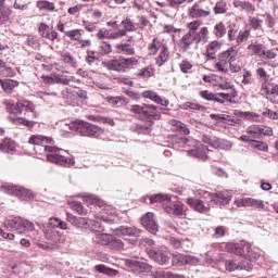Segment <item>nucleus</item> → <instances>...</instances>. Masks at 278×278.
Instances as JSON below:
<instances>
[{"label": "nucleus", "mask_w": 278, "mask_h": 278, "mask_svg": "<svg viewBox=\"0 0 278 278\" xmlns=\"http://www.w3.org/2000/svg\"><path fill=\"white\" fill-rule=\"evenodd\" d=\"M143 99H150V101H153L154 103H157L159 105H163L166 108L168 105V100L160 97L155 91L147 90L142 92Z\"/></svg>", "instance_id": "aec40b11"}, {"label": "nucleus", "mask_w": 278, "mask_h": 278, "mask_svg": "<svg viewBox=\"0 0 278 278\" xmlns=\"http://www.w3.org/2000/svg\"><path fill=\"white\" fill-rule=\"evenodd\" d=\"M62 60L63 62H65V64H71V66H77V60H75V56H73V54H71L70 52H65L62 55Z\"/></svg>", "instance_id": "5fc2aeb1"}, {"label": "nucleus", "mask_w": 278, "mask_h": 278, "mask_svg": "<svg viewBox=\"0 0 278 278\" xmlns=\"http://www.w3.org/2000/svg\"><path fill=\"white\" fill-rule=\"evenodd\" d=\"M187 205H190V207H193L195 212L199 214H207L212 207L210 204L205 205L203 203V200L194 199V198H188L187 199Z\"/></svg>", "instance_id": "2eb2a0df"}, {"label": "nucleus", "mask_w": 278, "mask_h": 278, "mask_svg": "<svg viewBox=\"0 0 278 278\" xmlns=\"http://www.w3.org/2000/svg\"><path fill=\"white\" fill-rule=\"evenodd\" d=\"M213 34L215 38H223L225 34H227V28L225 27V23L219 22L213 28Z\"/></svg>", "instance_id": "f704fd0d"}, {"label": "nucleus", "mask_w": 278, "mask_h": 278, "mask_svg": "<svg viewBox=\"0 0 278 278\" xmlns=\"http://www.w3.org/2000/svg\"><path fill=\"white\" fill-rule=\"evenodd\" d=\"M141 225L149 231L150 233H157L160 226L155 220V214L149 212L141 217Z\"/></svg>", "instance_id": "9b49d317"}, {"label": "nucleus", "mask_w": 278, "mask_h": 278, "mask_svg": "<svg viewBox=\"0 0 278 278\" xmlns=\"http://www.w3.org/2000/svg\"><path fill=\"white\" fill-rule=\"evenodd\" d=\"M163 47H166V45L162 43L159 38H154L152 42L149 45V54L150 55H157V51H162Z\"/></svg>", "instance_id": "bb28decb"}, {"label": "nucleus", "mask_w": 278, "mask_h": 278, "mask_svg": "<svg viewBox=\"0 0 278 278\" xmlns=\"http://www.w3.org/2000/svg\"><path fill=\"white\" fill-rule=\"evenodd\" d=\"M94 269L103 275H114V269L106 267L105 265H97Z\"/></svg>", "instance_id": "680f3d73"}, {"label": "nucleus", "mask_w": 278, "mask_h": 278, "mask_svg": "<svg viewBox=\"0 0 278 278\" xmlns=\"http://www.w3.org/2000/svg\"><path fill=\"white\" fill-rule=\"evenodd\" d=\"M248 207H256L257 210H264V201L248 198Z\"/></svg>", "instance_id": "603ef678"}, {"label": "nucleus", "mask_w": 278, "mask_h": 278, "mask_svg": "<svg viewBox=\"0 0 278 278\" xmlns=\"http://www.w3.org/2000/svg\"><path fill=\"white\" fill-rule=\"evenodd\" d=\"M124 61V68L125 71H129L131 66H136V64H138V59L131 56L128 59L123 58Z\"/></svg>", "instance_id": "13d9d810"}, {"label": "nucleus", "mask_w": 278, "mask_h": 278, "mask_svg": "<svg viewBox=\"0 0 278 278\" xmlns=\"http://www.w3.org/2000/svg\"><path fill=\"white\" fill-rule=\"evenodd\" d=\"M187 255L184 254H173L172 264L173 266H185Z\"/></svg>", "instance_id": "de8ad7c7"}, {"label": "nucleus", "mask_w": 278, "mask_h": 278, "mask_svg": "<svg viewBox=\"0 0 278 278\" xmlns=\"http://www.w3.org/2000/svg\"><path fill=\"white\" fill-rule=\"evenodd\" d=\"M96 242H98V244H102L104 247H106V244L110 245V242H112V235L98 233V235H96Z\"/></svg>", "instance_id": "e433bc0d"}, {"label": "nucleus", "mask_w": 278, "mask_h": 278, "mask_svg": "<svg viewBox=\"0 0 278 278\" xmlns=\"http://www.w3.org/2000/svg\"><path fill=\"white\" fill-rule=\"evenodd\" d=\"M170 125H173L174 127H176V129H179V131H181V134H185V136L190 135V128H188V126H186V124L177 121V119H172L169 122Z\"/></svg>", "instance_id": "4c0bfd02"}, {"label": "nucleus", "mask_w": 278, "mask_h": 278, "mask_svg": "<svg viewBox=\"0 0 278 278\" xmlns=\"http://www.w3.org/2000/svg\"><path fill=\"white\" fill-rule=\"evenodd\" d=\"M109 247L113 251H123L125 249V243L121 239L112 237Z\"/></svg>", "instance_id": "58836bf2"}, {"label": "nucleus", "mask_w": 278, "mask_h": 278, "mask_svg": "<svg viewBox=\"0 0 278 278\" xmlns=\"http://www.w3.org/2000/svg\"><path fill=\"white\" fill-rule=\"evenodd\" d=\"M122 25L124 27V31H126V33L127 31H136V24L129 18L123 20Z\"/></svg>", "instance_id": "864d4df0"}, {"label": "nucleus", "mask_w": 278, "mask_h": 278, "mask_svg": "<svg viewBox=\"0 0 278 278\" xmlns=\"http://www.w3.org/2000/svg\"><path fill=\"white\" fill-rule=\"evenodd\" d=\"M249 36H251V31H249V29L238 30L236 26H230L228 29L229 42H236L238 46L242 45V42H247V40H249Z\"/></svg>", "instance_id": "6e6552de"}, {"label": "nucleus", "mask_w": 278, "mask_h": 278, "mask_svg": "<svg viewBox=\"0 0 278 278\" xmlns=\"http://www.w3.org/2000/svg\"><path fill=\"white\" fill-rule=\"evenodd\" d=\"M151 203H163V207L167 214L175 216H184V204L179 201L173 202L168 194H154L150 197Z\"/></svg>", "instance_id": "f257e3e1"}, {"label": "nucleus", "mask_w": 278, "mask_h": 278, "mask_svg": "<svg viewBox=\"0 0 278 278\" xmlns=\"http://www.w3.org/2000/svg\"><path fill=\"white\" fill-rule=\"evenodd\" d=\"M114 236L118 238L123 236H128L130 238H138L140 236V229L137 227H129V226H119L113 230Z\"/></svg>", "instance_id": "ddd939ff"}, {"label": "nucleus", "mask_w": 278, "mask_h": 278, "mask_svg": "<svg viewBox=\"0 0 278 278\" xmlns=\"http://www.w3.org/2000/svg\"><path fill=\"white\" fill-rule=\"evenodd\" d=\"M70 129H72V131H78L80 136H87L89 138H99V136H103L101 127L81 119L72 122L70 124Z\"/></svg>", "instance_id": "7ed1b4c3"}, {"label": "nucleus", "mask_w": 278, "mask_h": 278, "mask_svg": "<svg viewBox=\"0 0 278 278\" xmlns=\"http://www.w3.org/2000/svg\"><path fill=\"white\" fill-rule=\"evenodd\" d=\"M149 255L159 266H168L170 264V256L164 249H151Z\"/></svg>", "instance_id": "9d476101"}, {"label": "nucleus", "mask_w": 278, "mask_h": 278, "mask_svg": "<svg viewBox=\"0 0 278 278\" xmlns=\"http://www.w3.org/2000/svg\"><path fill=\"white\" fill-rule=\"evenodd\" d=\"M68 205H71L74 212H77L78 214H80V216H86V214H88V211L84 208V205H81L80 202L72 201V202H68Z\"/></svg>", "instance_id": "a18cd8bd"}, {"label": "nucleus", "mask_w": 278, "mask_h": 278, "mask_svg": "<svg viewBox=\"0 0 278 278\" xmlns=\"http://www.w3.org/2000/svg\"><path fill=\"white\" fill-rule=\"evenodd\" d=\"M187 153L191 157H201L202 160H203V157H207V155L205 153V147L189 150Z\"/></svg>", "instance_id": "c03bdc74"}, {"label": "nucleus", "mask_w": 278, "mask_h": 278, "mask_svg": "<svg viewBox=\"0 0 278 278\" xmlns=\"http://www.w3.org/2000/svg\"><path fill=\"white\" fill-rule=\"evenodd\" d=\"M227 2L225 0L217 1L214 7L215 14H227Z\"/></svg>", "instance_id": "37998d69"}, {"label": "nucleus", "mask_w": 278, "mask_h": 278, "mask_svg": "<svg viewBox=\"0 0 278 278\" xmlns=\"http://www.w3.org/2000/svg\"><path fill=\"white\" fill-rule=\"evenodd\" d=\"M43 233L48 242L42 243L40 241H35V244L45 251H53L54 249H58V244H60V240H62V235H60V231L52 227L45 230Z\"/></svg>", "instance_id": "0eeeda50"}, {"label": "nucleus", "mask_w": 278, "mask_h": 278, "mask_svg": "<svg viewBox=\"0 0 278 278\" xmlns=\"http://www.w3.org/2000/svg\"><path fill=\"white\" fill-rule=\"evenodd\" d=\"M81 197L85 203H88V205H99V207L103 205V201H101L97 195L86 193Z\"/></svg>", "instance_id": "473e14b6"}, {"label": "nucleus", "mask_w": 278, "mask_h": 278, "mask_svg": "<svg viewBox=\"0 0 278 278\" xmlns=\"http://www.w3.org/2000/svg\"><path fill=\"white\" fill-rule=\"evenodd\" d=\"M10 121L14 123V125H25L26 127H29V129H31L35 125L34 122H29L23 117H16V118L10 117Z\"/></svg>", "instance_id": "8fccbe9b"}, {"label": "nucleus", "mask_w": 278, "mask_h": 278, "mask_svg": "<svg viewBox=\"0 0 278 278\" xmlns=\"http://www.w3.org/2000/svg\"><path fill=\"white\" fill-rule=\"evenodd\" d=\"M7 110L9 112L23 114V112H34V110H36V106L31 101L20 100L16 102L15 106L14 103H7Z\"/></svg>", "instance_id": "1a4fd4ad"}, {"label": "nucleus", "mask_w": 278, "mask_h": 278, "mask_svg": "<svg viewBox=\"0 0 278 278\" xmlns=\"http://www.w3.org/2000/svg\"><path fill=\"white\" fill-rule=\"evenodd\" d=\"M102 66L108 68V71H115L116 73H126L125 63L123 56L102 62Z\"/></svg>", "instance_id": "f8f14e48"}, {"label": "nucleus", "mask_w": 278, "mask_h": 278, "mask_svg": "<svg viewBox=\"0 0 278 278\" xmlns=\"http://www.w3.org/2000/svg\"><path fill=\"white\" fill-rule=\"evenodd\" d=\"M45 151L48 162L52 164H59V166H73L75 164V160L66 157L68 153L66 150L46 146Z\"/></svg>", "instance_id": "f03ea898"}, {"label": "nucleus", "mask_w": 278, "mask_h": 278, "mask_svg": "<svg viewBox=\"0 0 278 278\" xmlns=\"http://www.w3.org/2000/svg\"><path fill=\"white\" fill-rule=\"evenodd\" d=\"M250 147L252 149H256L257 151H268V144L264 141L254 140V141H252Z\"/></svg>", "instance_id": "3c124183"}, {"label": "nucleus", "mask_w": 278, "mask_h": 278, "mask_svg": "<svg viewBox=\"0 0 278 278\" xmlns=\"http://www.w3.org/2000/svg\"><path fill=\"white\" fill-rule=\"evenodd\" d=\"M37 8L39 10H48L49 12H53L55 10V4H53V2H49L47 0H39L37 2Z\"/></svg>", "instance_id": "49530a36"}, {"label": "nucleus", "mask_w": 278, "mask_h": 278, "mask_svg": "<svg viewBox=\"0 0 278 278\" xmlns=\"http://www.w3.org/2000/svg\"><path fill=\"white\" fill-rule=\"evenodd\" d=\"M117 53H122L123 55H135L136 49L131 47L129 43H117L115 46Z\"/></svg>", "instance_id": "393cba45"}, {"label": "nucleus", "mask_w": 278, "mask_h": 278, "mask_svg": "<svg viewBox=\"0 0 278 278\" xmlns=\"http://www.w3.org/2000/svg\"><path fill=\"white\" fill-rule=\"evenodd\" d=\"M231 147H233V144L229 140L216 138L215 141H213L214 149H223L224 151H229Z\"/></svg>", "instance_id": "c756f323"}, {"label": "nucleus", "mask_w": 278, "mask_h": 278, "mask_svg": "<svg viewBox=\"0 0 278 278\" xmlns=\"http://www.w3.org/2000/svg\"><path fill=\"white\" fill-rule=\"evenodd\" d=\"M170 275V271H165L162 269H156L151 271L152 278H168Z\"/></svg>", "instance_id": "052dcab7"}, {"label": "nucleus", "mask_w": 278, "mask_h": 278, "mask_svg": "<svg viewBox=\"0 0 278 278\" xmlns=\"http://www.w3.org/2000/svg\"><path fill=\"white\" fill-rule=\"evenodd\" d=\"M195 42L194 35L192 31H188L179 41V47L184 51H187L190 49V46Z\"/></svg>", "instance_id": "4be33fe9"}, {"label": "nucleus", "mask_w": 278, "mask_h": 278, "mask_svg": "<svg viewBox=\"0 0 278 278\" xmlns=\"http://www.w3.org/2000/svg\"><path fill=\"white\" fill-rule=\"evenodd\" d=\"M181 110H199V104L192 102H186L180 105Z\"/></svg>", "instance_id": "774afa93"}, {"label": "nucleus", "mask_w": 278, "mask_h": 278, "mask_svg": "<svg viewBox=\"0 0 278 278\" xmlns=\"http://www.w3.org/2000/svg\"><path fill=\"white\" fill-rule=\"evenodd\" d=\"M249 51H252L254 55H258V58H262L264 55V45L261 43H251L248 47Z\"/></svg>", "instance_id": "79ce46f5"}, {"label": "nucleus", "mask_w": 278, "mask_h": 278, "mask_svg": "<svg viewBox=\"0 0 278 278\" xmlns=\"http://www.w3.org/2000/svg\"><path fill=\"white\" fill-rule=\"evenodd\" d=\"M10 14H12V10L0 9V25H3V23L10 20Z\"/></svg>", "instance_id": "4d7b16f0"}, {"label": "nucleus", "mask_w": 278, "mask_h": 278, "mask_svg": "<svg viewBox=\"0 0 278 278\" xmlns=\"http://www.w3.org/2000/svg\"><path fill=\"white\" fill-rule=\"evenodd\" d=\"M168 58H169L168 48L165 46V47H163L159 56L156 58V65L164 66V64H166V62H168Z\"/></svg>", "instance_id": "7c9ffc66"}, {"label": "nucleus", "mask_w": 278, "mask_h": 278, "mask_svg": "<svg viewBox=\"0 0 278 278\" xmlns=\"http://www.w3.org/2000/svg\"><path fill=\"white\" fill-rule=\"evenodd\" d=\"M222 48H223V42L218 40L211 41L206 46L205 58L207 60H216V53H218V51H220Z\"/></svg>", "instance_id": "f3484780"}, {"label": "nucleus", "mask_w": 278, "mask_h": 278, "mask_svg": "<svg viewBox=\"0 0 278 278\" xmlns=\"http://www.w3.org/2000/svg\"><path fill=\"white\" fill-rule=\"evenodd\" d=\"M84 35L83 29H72L65 31L66 38H70V40H74L76 42H79L81 40V36Z\"/></svg>", "instance_id": "2f4dec72"}, {"label": "nucleus", "mask_w": 278, "mask_h": 278, "mask_svg": "<svg viewBox=\"0 0 278 278\" xmlns=\"http://www.w3.org/2000/svg\"><path fill=\"white\" fill-rule=\"evenodd\" d=\"M247 134H250L252 138H260V125H251L247 128Z\"/></svg>", "instance_id": "bf43d9fd"}, {"label": "nucleus", "mask_w": 278, "mask_h": 278, "mask_svg": "<svg viewBox=\"0 0 278 278\" xmlns=\"http://www.w3.org/2000/svg\"><path fill=\"white\" fill-rule=\"evenodd\" d=\"M1 192H4L5 194H11L12 197H16V192L18 190L17 186L4 184L0 187Z\"/></svg>", "instance_id": "ea45409f"}, {"label": "nucleus", "mask_w": 278, "mask_h": 278, "mask_svg": "<svg viewBox=\"0 0 278 278\" xmlns=\"http://www.w3.org/2000/svg\"><path fill=\"white\" fill-rule=\"evenodd\" d=\"M4 227L9 231H16L17 233H25V231H34V223L21 217V216H11L4 220Z\"/></svg>", "instance_id": "39448f33"}, {"label": "nucleus", "mask_w": 278, "mask_h": 278, "mask_svg": "<svg viewBox=\"0 0 278 278\" xmlns=\"http://www.w3.org/2000/svg\"><path fill=\"white\" fill-rule=\"evenodd\" d=\"M15 197H17V199H22V201H29L34 199V193L29 189L17 187V192L15 193Z\"/></svg>", "instance_id": "cd10ccee"}, {"label": "nucleus", "mask_w": 278, "mask_h": 278, "mask_svg": "<svg viewBox=\"0 0 278 278\" xmlns=\"http://www.w3.org/2000/svg\"><path fill=\"white\" fill-rule=\"evenodd\" d=\"M50 225L55 229L59 227V229L66 230L68 229V224L66 222H63L62 219L58 217H51L50 218Z\"/></svg>", "instance_id": "a19ab883"}, {"label": "nucleus", "mask_w": 278, "mask_h": 278, "mask_svg": "<svg viewBox=\"0 0 278 278\" xmlns=\"http://www.w3.org/2000/svg\"><path fill=\"white\" fill-rule=\"evenodd\" d=\"M212 12L210 9H203L201 8V4L195 2L189 10H188V16L190 18H205L210 16Z\"/></svg>", "instance_id": "4468645a"}, {"label": "nucleus", "mask_w": 278, "mask_h": 278, "mask_svg": "<svg viewBox=\"0 0 278 278\" xmlns=\"http://www.w3.org/2000/svg\"><path fill=\"white\" fill-rule=\"evenodd\" d=\"M143 116L146 118H149V116L152 118H160V114H157V106L143 104Z\"/></svg>", "instance_id": "c85d7f7f"}, {"label": "nucleus", "mask_w": 278, "mask_h": 278, "mask_svg": "<svg viewBox=\"0 0 278 278\" xmlns=\"http://www.w3.org/2000/svg\"><path fill=\"white\" fill-rule=\"evenodd\" d=\"M210 35V30L207 27L200 28L199 31L193 33V38L195 42L199 45V42H207V36Z\"/></svg>", "instance_id": "a878e982"}, {"label": "nucleus", "mask_w": 278, "mask_h": 278, "mask_svg": "<svg viewBox=\"0 0 278 278\" xmlns=\"http://www.w3.org/2000/svg\"><path fill=\"white\" fill-rule=\"evenodd\" d=\"M100 51H101L102 55H110V53H112V45H110L108 42H102L100 45Z\"/></svg>", "instance_id": "0e129e2a"}, {"label": "nucleus", "mask_w": 278, "mask_h": 278, "mask_svg": "<svg viewBox=\"0 0 278 278\" xmlns=\"http://www.w3.org/2000/svg\"><path fill=\"white\" fill-rule=\"evenodd\" d=\"M127 265L129 266V268H131L135 273H153L152 271V266L147 264V263H140L138 261H131L128 260L127 261Z\"/></svg>", "instance_id": "a211bd4d"}, {"label": "nucleus", "mask_w": 278, "mask_h": 278, "mask_svg": "<svg viewBox=\"0 0 278 278\" xmlns=\"http://www.w3.org/2000/svg\"><path fill=\"white\" fill-rule=\"evenodd\" d=\"M262 23H264V21H262L261 18L253 17V16L249 17V24H250V27H252V29H261Z\"/></svg>", "instance_id": "6e6d98bb"}, {"label": "nucleus", "mask_w": 278, "mask_h": 278, "mask_svg": "<svg viewBox=\"0 0 278 278\" xmlns=\"http://www.w3.org/2000/svg\"><path fill=\"white\" fill-rule=\"evenodd\" d=\"M14 149H16V146L11 139H5L2 143H0V151L3 153H12Z\"/></svg>", "instance_id": "72a5a7b5"}, {"label": "nucleus", "mask_w": 278, "mask_h": 278, "mask_svg": "<svg viewBox=\"0 0 278 278\" xmlns=\"http://www.w3.org/2000/svg\"><path fill=\"white\" fill-rule=\"evenodd\" d=\"M226 251L235 253V255H241L245 257V260H249V262H253L260 257V253L253 251L250 243L247 241H242L241 243H227Z\"/></svg>", "instance_id": "20e7f679"}, {"label": "nucleus", "mask_w": 278, "mask_h": 278, "mask_svg": "<svg viewBox=\"0 0 278 278\" xmlns=\"http://www.w3.org/2000/svg\"><path fill=\"white\" fill-rule=\"evenodd\" d=\"M130 112L132 114H140V115L144 116V104L142 106L138 105V104L130 105Z\"/></svg>", "instance_id": "69168bd1"}, {"label": "nucleus", "mask_w": 278, "mask_h": 278, "mask_svg": "<svg viewBox=\"0 0 278 278\" xmlns=\"http://www.w3.org/2000/svg\"><path fill=\"white\" fill-rule=\"evenodd\" d=\"M211 197H212L211 201L215 203V205H219V206L229 205V203L231 202V193L227 191L212 193Z\"/></svg>", "instance_id": "dca6fc26"}, {"label": "nucleus", "mask_w": 278, "mask_h": 278, "mask_svg": "<svg viewBox=\"0 0 278 278\" xmlns=\"http://www.w3.org/2000/svg\"><path fill=\"white\" fill-rule=\"evenodd\" d=\"M0 84L8 94H12L14 92V88H18V81L12 79H0Z\"/></svg>", "instance_id": "b1692460"}, {"label": "nucleus", "mask_w": 278, "mask_h": 278, "mask_svg": "<svg viewBox=\"0 0 278 278\" xmlns=\"http://www.w3.org/2000/svg\"><path fill=\"white\" fill-rule=\"evenodd\" d=\"M233 7L241 10V12H245V14L253 15L257 12V9L251 1L235 0Z\"/></svg>", "instance_id": "6ab92c4d"}, {"label": "nucleus", "mask_w": 278, "mask_h": 278, "mask_svg": "<svg viewBox=\"0 0 278 278\" xmlns=\"http://www.w3.org/2000/svg\"><path fill=\"white\" fill-rule=\"evenodd\" d=\"M124 36H126V30L118 29L116 31L110 33L109 40H118L119 38H123Z\"/></svg>", "instance_id": "e2e57ef3"}, {"label": "nucleus", "mask_w": 278, "mask_h": 278, "mask_svg": "<svg viewBox=\"0 0 278 278\" xmlns=\"http://www.w3.org/2000/svg\"><path fill=\"white\" fill-rule=\"evenodd\" d=\"M29 144H51L53 142V139L51 137H45L41 135H33L30 136L28 140Z\"/></svg>", "instance_id": "5701e85b"}, {"label": "nucleus", "mask_w": 278, "mask_h": 278, "mask_svg": "<svg viewBox=\"0 0 278 278\" xmlns=\"http://www.w3.org/2000/svg\"><path fill=\"white\" fill-rule=\"evenodd\" d=\"M225 266L228 273H235V270H242V265L240 264V262L235 260L226 261Z\"/></svg>", "instance_id": "c9c22d12"}, {"label": "nucleus", "mask_w": 278, "mask_h": 278, "mask_svg": "<svg viewBox=\"0 0 278 278\" xmlns=\"http://www.w3.org/2000/svg\"><path fill=\"white\" fill-rule=\"evenodd\" d=\"M179 66H180L181 73H188V71L192 68V63L188 61H181Z\"/></svg>", "instance_id": "338daca9"}, {"label": "nucleus", "mask_w": 278, "mask_h": 278, "mask_svg": "<svg viewBox=\"0 0 278 278\" xmlns=\"http://www.w3.org/2000/svg\"><path fill=\"white\" fill-rule=\"evenodd\" d=\"M67 220L68 223L74 225V227H79L80 225H84L86 223V218L84 217L77 218L75 215L71 213H67Z\"/></svg>", "instance_id": "09e8293b"}, {"label": "nucleus", "mask_w": 278, "mask_h": 278, "mask_svg": "<svg viewBox=\"0 0 278 278\" xmlns=\"http://www.w3.org/2000/svg\"><path fill=\"white\" fill-rule=\"evenodd\" d=\"M236 58H238V49L236 46H232L218 54V62L215 63L214 68L217 70L218 73H229L227 64H231Z\"/></svg>", "instance_id": "423d86ee"}, {"label": "nucleus", "mask_w": 278, "mask_h": 278, "mask_svg": "<svg viewBox=\"0 0 278 278\" xmlns=\"http://www.w3.org/2000/svg\"><path fill=\"white\" fill-rule=\"evenodd\" d=\"M47 27L48 26L46 24H41V26L39 27L40 36L53 42L58 38V31H55V29L53 28L47 29Z\"/></svg>", "instance_id": "412c9836"}]
</instances>
